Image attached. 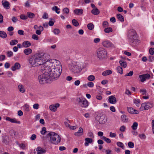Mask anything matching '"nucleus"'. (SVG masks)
<instances>
[{"instance_id": "nucleus-1", "label": "nucleus", "mask_w": 154, "mask_h": 154, "mask_svg": "<svg viewBox=\"0 0 154 154\" xmlns=\"http://www.w3.org/2000/svg\"><path fill=\"white\" fill-rule=\"evenodd\" d=\"M42 69L45 70L50 78L55 79L58 78L62 71V67L59 61L55 59L48 61L42 66Z\"/></svg>"}, {"instance_id": "nucleus-2", "label": "nucleus", "mask_w": 154, "mask_h": 154, "mask_svg": "<svg viewBox=\"0 0 154 154\" xmlns=\"http://www.w3.org/2000/svg\"><path fill=\"white\" fill-rule=\"evenodd\" d=\"M50 58L47 54L36 53L30 57L29 61L30 65L32 67H35L42 65V66Z\"/></svg>"}, {"instance_id": "nucleus-3", "label": "nucleus", "mask_w": 154, "mask_h": 154, "mask_svg": "<svg viewBox=\"0 0 154 154\" xmlns=\"http://www.w3.org/2000/svg\"><path fill=\"white\" fill-rule=\"evenodd\" d=\"M137 34L135 31L133 29H130L128 33V38L130 43L132 45L139 44L140 42L137 38Z\"/></svg>"}, {"instance_id": "nucleus-4", "label": "nucleus", "mask_w": 154, "mask_h": 154, "mask_svg": "<svg viewBox=\"0 0 154 154\" xmlns=\"http://www.w3.org/2000/svg\"><path fill=\"white\" fill-rule=\"evenodd\" d=\"M41 70L43 74L38 77V79L39 83L41 84H44L45 83H51L52 79L50 78L46 70L42 69V66L41 67Z\"/></svg>"}, {"instance_id": "nucleus-5", "label": "nucleus", "mask_w": 154, "mask_h": 154, "mask_svg": "<svg viewBox=\"0 0 154 154\" xmlns=\"http://www.w3.org/2000/svg\"><path fill=\"white\" fill-rule=\"evenodd\" d=\"M47 137H50L49 141L51 143L56 145L59 143L61 140L60 137L56 133L51 132L47 134Z\"/></svg>"}, {"instance_id": "nucleus-6", "label": "nucleus", "mask_w": 154, "mask_h": 154, "mask_svg": "<svg viewBox=\"0 0 154 154\" xmlns=\"http://www.w3.org/2000/svg\"><path fill=\"white\" fill-rule=\"evenodd\" d=\"M69 67L70 71L74 73H79L82 70L81 65L78 62H72Z\"/></svg>"}, {"instance_id": "nucleus-7", "label": "nucleus", "mask_w": 154, "mask_h": 154, "mask_svg": "<svg viewBox=\"0 0 154 154\" xmlns=\"http://www.w3.org/2000/svg\"><path fill=\"white\" fill-rule=\"evenodd\" d=\"M75 103L77 106L83 108H86L88 106V101L83 97L77 98Z\"/></svg>"}, {"instance_id": "nucleus-8", "label": "nucleus", "mask_w": 154, "mask_h": 154, "mask_svg": "<svg viewBox=\"0 0 154 154\" xmlns=\"http://www.w3.org/2000/svg\"><path fill=\"white\" fill-rule=\"evenodd\" d=\"M97 57L100 60L106 59L107 56V52L106 50L103 48H98L97 51Z\"/></svg>"}, {"instance_id": "nucleus-9", "label": "nucleus", "mask_w": 154, "mask_h": 154, "mask_svg": "<svg viewBox=\"0 0 154 154\" xmlns=\"http://www.w3.org/2000/svg\"><path fill=\"white\" fill-rule=\"evenodd\" d=\"M96 119L99 122V124H104L107 121V117L104 114H102L100 116H97L96 117Z\"/></svg>"}, {"instance_id": "nucleus-10", "label": "nucleus", "mask_w": 154, "mask_h": 154, "mask_svg": "<svg viewBox=\"0 0 154 154\" xmlns=\"http://www.w3.org/2000/svg\"><path fill=\"white\" fill-rule=\"evenodd\" d=\"M153 106V104L149 102L143 103L142 104L140 109L141 110H148L149 108H151Z\"/></svg>"}, {"instance_id": "nucleus-11", "label": "nucleus", "mask_w": 154, "mask_h": 154, "mask_svg": "<svg viewBox=\"0 0 154 154\" xmlns=\"http://www.w3.org/2000/svg\"><path fill=\"white\" fill-rule=\"evenodd\" d=\"M103 45L107 48L114 47V45L110 41L106 40L103 41L102 42Z\"/></svg>"}, {"instance_id": "nucleus-12", "label": "nucleus", "mask_w": 154, "mask_h": 154, "mask_svg": "<svg viewBox=\"0 0 154 154\" xmlns=\"http://www.w3.org/2000/svg\"><path fill=\"white\" fill-rule=\"evenodd\" d=\"M150 77V75L148 73L139 75V78L140 79V81L142 82H143L146 79H149Z\"/></svg>"}, {"instance_id": "nucleus-13", "label": "nucleus", "mask_w": 154, "mask_h": 154, "mask_svg": "<svg viewBox=\"0 0 154 154\" xmlns=\"http://www.w3.org/2000/svg\"><path fill=\"white\" fill-rule=\"evenodd\" d=\"M60 106L59 104L57 103L55 104L51 105L49 106V108L50 109L52 112H55L57 108Z\"/></svg>"}, {"instance_id": "nucleus-14", "label": "nucleus", "mask_w": 154, "mask_h": 154, "mask_svg": "<svg viewBox=\"0 0 154 154\" xmlns=\"http://www.w3.org/2000/svg\"><path fill=\"white\" fill-rule=\"evenodd\" d=\"M6 120L9 121L12 123H15L17 124H20V121H18L15 118H11L9 117H6Z\"/></svg>"}, {"instance_id": "nucleus-15", "label": "nucleus", "mask_w": 154, "mask_h": 154, "mask_svg": "<svg viewBox=\"0 0 154 154\" xmlns=\"http://www.w3.org/2000/svg\"><path fill=\"white\" fill-rule=\"evenodd\" d=\"M3 7L6 9H9L10 8L9 3L6 0H2V2Z\"/></svg>"}, {"instance_id": "nucleus-16", "label": "nucleus", "mask_w": 154, "mask_h": 154, "mask_svg": "<svg viewBox=\"0 0 154 154\" xmlns=\"http://www.w3.org/2000/svg\"><path fill=\"white\" fill-rule=\"evenodd\" d=\"M37 152V154H43L46 152L45 149H43L41 147H38L36 149Z\"/></svg>"}, {"instance_id": "nucleus-17", "label": "nucleus", "mask_w": 154, "mask_h": 154, "mask_svg": "<svg viewBox=\"0 0 154 154\" xmlns=\"http://www.w3.org/2000/svg\"><path fill=\"white\" fill-rule=\"evenodd\" d=\"M83 129L80 127L79 128L78 131L74 133V135L77 137H80L83 135Z\"/></svg>"}, {"instance_id": "nucleus-18", "label": "nucleus", "mask_w": 154, "mask_h": 154, "mask_svg": "<svg viewBox=\"0 0 154 154\" xmlns=\"http://www.w3.org/2000/svg\"><path fill=\"white\" fill-rule=\"evenodd\" d=\"M21 66L20 64L18 62L16 63L14 65L11 67V70L13 71H14L16 69H19L20 68Z\"/></svg>"}, {"instance_id": "nucleus-19", "label": "nucleus", "mask_w": 154, "mask_h": 154, "mask_svg": "<svg viewBox=\"0 0 154 154\" xmlns=\"http://www.w3.org/2000/svg\"><path fill=\"white\" fill-rule=\"evenodd\" d=\"M109 101L111 104H115L116 102V99L113 96H111L109 97Z\"/></svg>"}, {"instance_id": "nucleus-20", "label": "nucleus", "mask_w": 154, "mask_h": 154, "mask_svg": "<svg viewBox=\"0 0 154 154\" xmlns=\"http://www.w3.org/2000/svg\"><path fill=\"white\" fill-rule=\"evenodd\" d=\"M74 13L76 15H82L83 13V10L82 9H76L74 10Z\"/></svg>"}, {"instance_id": "nucleus-21", "label": "nucleus", "mask_w": 154, "mask_h": 154, "mask_svg": "<svg viewBox=\"0 0 154 154\" xmlns=\"http://www.w3.org/2000/svg\"><path fill=\"white\" fill-rule=\"evenodd\" d=\"M85 142L84 144L86 146H88L89 143H91L93 142V140L91 138L88 137L85 138Z\"/></svg>"}, {"instance_id": "nucleus-22", "label": "nucleus", "mask_w": 154, "mask_h": 154, "mask_svg": "<svg viewBox=\"0 0 154 154\" xmlns=\"http://www.w3.org/2000/svg\"><path fill=\"white\" fill-rule=\"evenodd\" d=\"M22 45L23 47L25 48H27L31 45V43L29 41H25L22 43Z\"/></svg>"}, {"instance_id": "nucleus-23", "label": "nucleus", "mask_w": 154, "mask_h": 154, "mask_svg": "<svg viewBox=\"0 0 154 154\" xmlns=\"http://www.w3.org/2000/svg\"><path fill=\"white\" fill-rule=\"evenodd\" d=\"M32 52V50L29 48L25 49L23 51V53L26 55L30 54Z\"/></svg>"}, {"instance_id": "nucleus-24", "label": "nucleus", "mask_w": 154, "mask_h": 154, "mask_svg": "<svg viewBox=\"0 0 154 154\" xmlns=\"http://www.w3.org/2000/svg\"><path fill=\"white\" fill-rule=\"evenodd\" d=\"M119 63L121 66L124 67V68H126L127 66V63L124 61V60H120L119 61Z\"/></svg>"}, {"instance_id": "nucleus-25", "label": "nucleus", "mask_w": 154, "mask_h": 154, "mask_svg": "<svg viewBox=\"0 0 154 154\" xmlns=\"http://www.w3.org/2000/svg\"><path fill=\"white\" fill-rule=\"evenodd\" d=\"M91 13L94 15H97L100 13V11L98 8H97L93 9L91 11Z\"/></svg>"}, {"instance_id": "nucleus-26", "label": "nucleus", "mask_w": 154, "mask_h": 154, "mask_svg": "<svg viewBox=\"0 0 154 154\" xmlns=\"http://www.w3.org/2000/svg\"><path fill=\"white\" fill-rule=\"evenodd\" d=\"M112 72L110 70H108L105 71L102 73V75L103 76H106L112 73Z\"/></svg>"}, {"instance_id": "nucleus-27", "label": "nucleus", "mask_w": 154, "mask_h": 154, "mask_svg": "<svg viewBox=\"0 0 154 154\" xmlns=\"http://www.w3.org/2000/svg\"><path fill=\"white\" fill-rule=\"evenodd\" d=\"M117 18L121 22H123L124 20V17L119 14H117L116 15Z\"/></svg>"}, {"instance_id": "nucleus-28", "label": "nucleus", "mask_w": 154, "mask_h": 154, "mask_svg": "<svg viewBox=\"0 0 154 154\" xmlns=\"http://www.w3.org/2000/svg\"><path fill=\"white\" fill-rule=\"evenodd\" d=\"M8 137L7 136L3 137L2 138V141L5 144H7L8 143Z\"/></svg>"}, {"instance_id": "nucleus-29", "label": "nucleus", "mask_w": 154, "mask_h": 154, "mask_svg": "<svg viewBox=\"0 0 154 154\" xmlns=\"http://www.w3.org/2000/svg\"><path fill=\"white\" fill-rule=\"evenodd\" d=\"M122 121L124 122H127L128 121V119L125 115H123L121 116Z\"/></svg>"}, {"instance_id": "nucleus-30", "label": "nucleus", "mask_w": 154, "mask_h": 154, "mask_svg": "<svg viewBox=\"0 0 154 154\" xmlns=\"http://www.w3.org/2000/svg\"><path fill=\"white\" fill-rule=\"evenodd\" d=\"M7 36V35L5 32L3 31H0V37L2 38H5Z\"/></svg>"}, {"instance_id": "nucleus-31", "label": "nucleus", "mask_w": 154, "mask_h": 154, "mask_svg": "<svg viewBox=\"0 0 154 154\" xmlns=\"http://www.w3.org/2000/svg\"><path fill=\"white\" fill-rule=\"evenodd\" d=\"M18 88L20 92L23 93L25 91V89L23 85H19Z\"/></svg>"}, {"instance_id": "nucleus-32", "label": "nucleus", "mask_w": 154, "mask_h": 154, "mask_svg": "<svg viewBox=\"0 0 154 154\" xmlns=\"http://www.w3.org/2000/svg\"><path fill=\"white\" fill-rule=\"evenodd\" d=\"M27 17L30 18H33L35 16V14L33 13L30 12H28L27 13Z\"/></svg>"}, {"instance_id": "nucleus-33", "label": "nucleus", "mask_w": 154, "mask_h": 154, "mask_svg": "<svg viewBox=\"0 0 154 154\" xmlns=\"http://www.w3.org/2000/svg\"><path fill=\"white\" fill-rule=\"evenodd\" d=\"M112 28L109 27L106 28L104 29V31L105 33H108L112 32Z\"/></svg>"}, {"instance_id": "nucleus-34", "label": "nucleus", "mask_w": 154, "mask_h": 154, "mask_svg": "<svg viewBox=\"0 0 154 154\" xmlns=\"http://www.w3.org/2000/svg\"><path fill=\"white\" fill-rule=\"evenodd\" d=\"M18 43V41L17 40L14 39L11 40L10 42V44L11 45H16Z\"/></svg>"}, {"instance_id": "nucleus-35", "label": "nucleus", "mask_w": 154, "mask_h": 154, "mask_svg": "<svg viewBox=\"0 0 154 154\" xmlns=\"http://www.w3.org/2000/svg\"><path fill=\"white\" fill-rule=\"evenodd\" d=\"M52 10L54 11H55L57 14H59L60 13V11H58V10H60V9L57 6L53 7L52 8Z\"/></svg>"}, {"instance_id": "nucleus-36", "label": "nucleus", "mask_w": 154, "mask_h": 154, "mask_svg": "<svg viewBox=\"0 0 154 154\" xmlns=\"http://www.w3.org/2000/svg\"><path fill=\"white\" fill-rule=\"evenodd\" d=\"M72 23L76 27L78 26L79 25V22L76 20L75 19H73L72 20Z\"/></svg>"}, {"instance_id": "nucleus-37", "label": "nucleus", "mask_w": 154, "mask_h": 154, "mask_svg": "<svg viewBox=\"0 0 154 154\" xmlns=\"http://www.w3.org/2000/svg\"><path fill=\"white\" fill-rule=\"evenodd\" d=\"M88 29L90 30H92L94 27V26L92 23H89L87 25Z\"/></svg>"}, {"instance_id": "nucleus-38", "label": "nucleus", "mask_w": 154, "mask_h": 154, "mask_svg": "<svg viewBox=\"0 0 154 154\" xmlns=\"http://www.w3.org/2000/svg\"><path fill=\"white\" fill-rule=\"evenodd\" d=\"M101 139L108 143H110L111 142V140L107 138L105 136H103L101 138Z\"/></svg>"}, {"instance_id": "nucleus-39", "label": "nucleus", "mask_w": 154, "mask_h": 154, "mask_svg": "<svg viewBox=\"0 0 154 154\" xmlns=\"http://www.w3.org/2000/svg\"><path fill=\"white\" fill-rule=\"evenodd\" d=\"M138 126V123L137 122H134L131 126V128L134 130H136Z\"/></svg>"}, {"instance_id": "nucleus-40", "label": "nucleus", "mask_w": 154, "mask_h": 154, "mask_svg": "<svg viewBox=\"0 0 154 154\" xmlns=\"http://www.w3.org/2000/svg\"><path fill=\"white\" fill-rule=\"evenodd\" d=\"M127 109L128 112L131 114H133V113L134 112V111H136V110L132 108L127 107Z\"/></svg>"}, {"instance_id": "nucleus-41", "label": "nucleus", "mask_w": 154, "mask_h": 154, "mask_svg": "<svg viewBox=\"0 0 154 154\" xmlns=\"http://www.w3.org/2000/svg\"><path fill=\"white\" fill-rule=\"evenodd\" d=\"M95 78L94 75H90L88 77V80L90 81H92L95 79Z\"/></svg>"}, {"instance_id": "nucleus-42", "label": "nucleus", "mask_w": 154, "mask_h": 154, "mask_svg": "<svg viewBox=\"0 0 154 154\" xmlns=\"http://www.w3.org/2000/svg\"><path fill=\"white\" fill-rule=\"evenodd\" d=\"M117 145L119 147L122 148L123 149H124V147L123 143L120 142H118L116 143Z\"/></svg>"}, {"instance_id": "nucleus-43", "label": "nucleus", "mask_w": 154, "mask_h": 154, "mask_svg": "<svg viewBox=\"0 0 154 154\" xmlns=\"http://www.w3.org/2000/svg\"><path fill=\"white\" fill-rule=\"evenodd\" d=\"M23 109L26 112H28L29 110V106L27 104L24 105L23 106Z\"/></svg>"}, {"instance_id": "nucleus-44", "label": "nucleus", "mask_w": 154, "mask_h": 154, "mask_svg": "<svg viewBox=\"0 0 154 154\" xmlns=\"http://www.w3.org/2000/svg\"><path fill=\"white\" fill-rule=\"evenodd\" d=\"M117 70L118 73H120L121 74H122L123 73V69L120 66H118L117 67Z\"/></svg>"}, {"instance_id": "nucleus-45", "label": "nucleus", "mask_w": 154, "mask_h": 154, "mask_svg": "<svg viewBox=\"0 0 154 154\" xmlns=\"http://www.w3.org/2000/svg\"><path fill=\"white\" fill-rule=\"evenodd\" d=\"M140 102V100L138 99H135L134 100V102L136 104V105L138 107L139 106V103Z\"/></svg>"}, {"instance_id": "nucleus-46", "label": "nucleus", "mask_w": 154, "mask_h": 154, "mask_svg": "<svg viewBox=\"0 0 154 154\" xmlns=\"http://www.w3.org/2000/svg\"><path fill=\"white\" fill-rule=\"evenodd\" d=\"M140 92L141 93L142 95H146L147 91L146 90L145 88L140 89Z\"/></svg>"}, {"instance_id": "nucleus-47", "label": "nucleus", "mask_w": 154, "mask_h": 154, "mask_svg": "<svg viewBox=\"0 0 154 154\" xmlns=\"http://www.w3.org/2000/svg\"><path fill=\"white\" fill-rule=\"evenodd\" d=\"M53 32L54 34L57 35L60 33V31L59 29L55 28L54 29Z\"/></svg>"}, {"instance_id": "nucleus-48", "label": "nucleus", "mask_w": 154, "mask_h": 154, "mask_svg": "<svg viewBox=\"0 0 154 154\" xmlns=\"http://www.w3.org/2000/svg\"><path fill=\"white\" fill-rule=\"evenodd\" d=\"M149 52L150 54L152 55L154 54V48H151L149 49Z\"/></svg>"}, {"instance_id": "nucleus-49", "label": "nucleus", "mask_w": 154, "mask_h": 154, "mask_svg": "<svg viewBox=\"0 0 154 154\" xmlns=\"http://www.w3.org/2000/svg\"><path fill=\"white\" fill-rule=\"evenodd\" d=\"M128 147L130 148H133L134 146V143L131 142H129L128 143Z\"/></svg>"}, {"instance_id": "nucleus-50", "label": "nucleus", "mask_w": 154, "mask_h": 154, "mask_svg": "<svg viewBox=\"0 0 154 154\" xmlns=\"http://www.w3.org/2000/svg\"><path fill=\"white\" fill-rule=\"evenodd\" d=\"M63 11L64 13L66 14H68L69 11V9L67 8H63Z\"/></svg>"}, {"instance_id": "nucleus-51", "label": "nucleus", "mask_w": 154, "mask_h": 154, "mask_svg": "<svg viewBox=\"0 0 154 154\" xmlns=\"http://www.w3.org/2000/svg\"><path fill=\"white\" fill-rule=\"evenodd\" d=\"M47 132L46 128L43 127L42 128V131H41V134L42 135H44Z\"/></svg>"}, {"instance_id": "nucleus-52", "label": "nucleus", "mask_w": 154, "mask_h": 154, "mask_svg": "<svg viewBox=\"0 0 154 154\" xmlns=\"http://www.w3.org/2000/svg\"><path fill=\"white\" fill-rule=\"evenodd\" d=\"M88 135L89 137L93 138L94 137V136L93 133L91 131H89L88 133Z\"/></svg>"}, {"instance_id": "nucleus-53", "label": "nucleus", "mask_w": 154, "mask_h": 154, "mask_svg": "<svg viewBox=\"0 0 154 154\" xmlns=\"http://www.w3.org/2000/svg\"><path fill=\"white\" fill-rule=\"evenodd\" d=\"M126 129V127L124 126L123 125L121 126L119 129V130L122 132H124L125 131Z\"/></svg>"}, {"instance_id": "nucleus-54", "label": "nucleus", "mask_w": 154, "mask_h": 154, "mask_svg": "<svg viewBox=\"0 0 154 154\" xmlns=\"http://www.w3.org/2000/svg\"><path fill=\"white\" fill-rule=\"evenodd\" d=\"M20 18L22 20H26L28 18V17L24 14H22L20 15Z\"/></svg>"}, {"instance_id": "nucleus-55", "label": "nucleus", "mask_w": 154, "mask_h": 154, "mask_svg": "<svg viewBox=\"0 0 154 154\" xmlns=\"http://www.w3.org/2000/svg\"><path fill=\"white\" fill-rule=\"evenodd\" d=\"M116 133H113L112 132H110L109 133V136L110 137H112V138L115 137H116Z\"/></svg>"}, {"instance_id": "nucleus-56", "label": "nucleus", "mask_w": 154, "mask_h": 154, "mask_svg": "<svg viewBox=\"0 0 154 154\" xmlns=\"http://www.w3.org/2000/svg\"><path fill=\"white\" fill-rule=\"evenodd\" d=\"M103 26L104 27H106L109 26L108 23L106 21H104L103 23Z\"/></svg>"}, {"instance_id": "nucleus-57", "label": "nucleus", "mask_w": 154, "mask_h": 154, "mask_svg": "<svg viewBox=\"0 0 154 154\" xmlns=\"http://www.w3.org/2000/svg\"><path fill=\"white\" fill-rule=\"evenodd\" d=\"M87 85L89 87L92 88L94 86V84L92 82H89L88 83Z\"/></svg>"}, {"instance_id": "nucleus-58", "label": "nucleus", "mask_w": 154, "mask_h": 154, "mask_svg": "<svg viewBox=\"0 0 154 154\" xmlns=\"http://www.w3.org/2000/svg\"><path fill=\"white\" fill-rule=\"evenodd\" d=\"M7 56L8 57H10L13 55V52L11 51H8L7 52Z\"/></svg>"}, {"instance_id": "nucleus-59", "label": "nucleus", "mask_w": 154, "mask_h": 154, "mask_svg": "<svg viewBox=\"0 0 154 154\" xmlns=\"http://www.w3.org/2000/svg\"><path fill=\"white\" fill-rule=\"evenodd\" d=\"M138 136L141 139H145L146 137V135L144 134H139Z\"/></svg>"}, {"instance_id": "nucleus-60", "label": "nucleus", "mask_w": 154, "mask_h": 154, "mask_svg": "<svg viewBox=\"0 0 154 154\" xmlns=\"http://www.w3.org/2000/svg\"><path fill=\"white\" fill-rule=\"evenodd\" d=\"M32 38L33 39L37 40L38 39V36L35 34H34L32 35Z\"/></svg>"}, {"instance_id": "nucleus-61", "label": "nucleus", "mask_w": 154, "mask_h": 154, "mask_svg": "<svg viewBox=\"0 0 154 154\" xmlns=\"http://www.w3.org/2000/svg\"><path fill=\"white\" fill-rule=\"evenodd\" d=\"M42 18L44 19H47L48 18V14L46 13H44Z\"/></svg>"}, {"instance_id": "nucleus-62", "label": "nucleus", "mask_w": 154, "mask_h": 154, "mask_svg": "<svg viewBox=\"0 0 154 154\" xmlns=\"http://www.w3.org/2000/svg\"><path fill=\"white\" fill-rule=\"evenodd\" d=\"M5 56L4 55H0V61H3L5 60Z\"/></svg>"}, {"instance_id": "nucleus-63", "label": "nucleus", "mask_w": 154, "mask_h": 154, "mask_svg": "<svg viewBox=\"0 0 154 154\" xmlns=\"http://www.w3.org/2000/svg\"><path fill=\"white\" fill-rule=\"evenodd\" d=\"M18 33L19 34L21 35H23L24 34V31L22 30H19L18 31Z\"/></svg>"}, {"instance_id": "nucleus-64", "label": "nucleus", "mask_w": 154, "mask_h": 154, "mask_svg": "<svg viewBox=\"0 0 154 154\" xmlns=\"http://www.w3.org/2000/svg\"><path fill=\"white\" fill-rule=\"evenodd\" d=\"M152 130L153 133L154 134V119L151 122Z\"/></svg>"}]
</instances>
